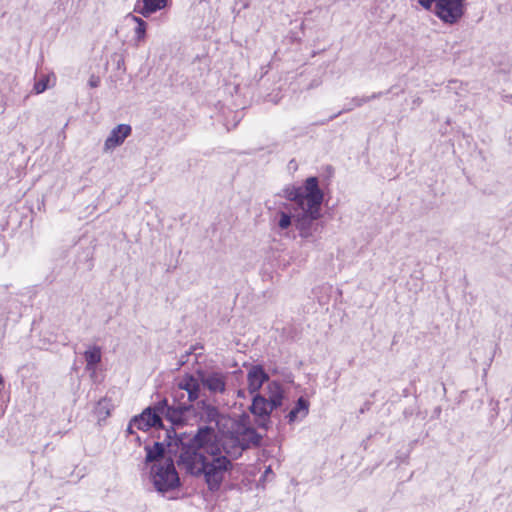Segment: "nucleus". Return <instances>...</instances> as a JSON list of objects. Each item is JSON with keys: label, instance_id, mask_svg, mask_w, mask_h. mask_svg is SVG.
Wrapping results in <instances>:
<instances>
[{"label": "nucleus", "instance_id": "1", "mask_svg": "<svg viewBox=\"0 0 512 512\" xmlns=\"http://www.w3.org/2000/svg\"><path fill=\"white\" fill-rule=\"evenodd\" d=\"M198 414L204 422H215L218 432L211 427L200 428L189 445L182 447L178 465L188 474L202 477L208 489L218 491L232 470L231 458L258 445L260 435L247 424V417L237 420L220 415L205 402L198 403Z\"/></svg>", "mask_w": 512, "mask_h": 512}, {"label": "nucleus", "instance_id": "2", "mask_svg": "<svg viewBox=\"0 0 512 512\" xmlns=\"http://www.w3.org/2000/svg\"><path fill=\"white\" fill-rule=\"evenodd\" d=\"M284 196L295 203L294 226L300 237L309 239L318 232V224L315 223L321 217V205L323 192L318 186L316 177L306 179L303 186H288L283 190Z\"/></svg>", "mask_w": 512, "mask_h": 512}, {"label": "nucleus", "instance_id": "3", "mask_svg": "<svg viewBox=\"0 0 512 512\" xmlns=\"http://www.w3.org/2000/svg\"><path fill=\"white\" fill-rule=\"evenodd\" d=\"M145 450L149 478L155 489L160 493H165L178 488L180 478L173 460L166 456L164 445L155 442L152 446H146Z\"/></svg>", "mask_w": 512, "mask_h": 512}, {"label": "nucleus", "instance_id": "4", "mask_svg": "<svg viewBox=\"0 0 512 512\" xmlns=\"http://www.w3.org/2000/svg\"><path fill=\"white\" fill-rule=\"evenodd\" d=\"M265 394L266 396L260 393L252 395L250 410L255 416L267 418L274 409L282 405L284 391L277 381L267 384Z\"/></svg>", "mask_w": 512, "mask_h": 512}, {"label": "nucleus", "instance_id": "5", "mask_svg": "<svg viewBox=\"0 0 512 512\" xmlns=\"http://www.w3.org/2000/svg\"><path fill=\"white\" fill-rule=\"evenodd\" d=\"M418 4L449 25L459 22L465 13V0H418Z\"/></svg>", "mask_w": 512, "mask_h": 512}, {"label": "nucleus", "instance_id": "6", "mask_svg": "<svg viewBox=\"0 0 512 512\" xmlns=\"http://www.w3.org/2000/svg\"><path fill=\"white\" fill-rule=\"evenodd\" d=\"M163 408L158 407H148L146 408L140 415L135 416L129 425V430L132 427H136L139 430L146 431L150 428L160 427L162 425V420L160 414L162 413Z\"/></svg>", "mask_w": 512, "mask_h": 512}, {"label": "nucleus", "instance_id": "7", "mask_svg": "<svg viewBox=\"0 0 512 512\" xmlns=\"http://www.w3.org/2000/svg\"><path fill=\"white\" fill-rule=\"evenodd\" d=\"M132 127L129 124H118L111 129L103 144V153H111L121 146L131 135Z\"/></svg>", "mask_w": 512, "mask_h": 512}, {"label": "nucleus", "instance_id": "8", "mask_svg": "<svg viewBox=\"0 0 512 512\" xmlns=\"http://www.w3.org/2000/svg\"><path fill=\"white\" fill-rule=\"evenodd\" d=\"M247 389L250 395L258 394L264 383L269 381V376L261 365L247 367Z\"/></svg>", "mask_w": 512, "mask_h": 512}, {"label": "nucleus", "instance_id": "9", "mask_svg": "<svg viewBox=\"0 0 512 512\" xmlns=\"http://www.w3.org/2000/svg\"><path fill=\"white\" fill-rule=\"evenodd\" d=\"M201 383L211 393H223L226 389V375L221 372L202 374Z\"/></svg>", "mask_w": 512, "mask_h": 512}, {"label": "nucleus", "instance_id": "10", "mask_svg": "<svg viewBox=\"0 0 512 512\" xmlns=\"http://www.w3.org/2000/svg\"><path fill=\"white\" fill-rule=\"evenodd\" d=\"M294 208H297L295 203L285 205L283 209L276 213L274 221L280 233L287 232L292 224H294Z\"/></svg>", "mask_w": 512, "mask_h": 512}, {"label": "nucleus", "instance_id": "11", "mask_svg": "<svg viewBox=\"0 0 512 512\" xmlns=\"http://www.w3.org/2000/svg\"><path fill=\"white\" fill-rule=\"evenodd\" d=\"M169 0H137L135 11L143 17H149L159 10L164 9Z\"/></svg>", "mask_w": 512, "mask_h": 512}, {"label": "nucleus", "instance_id": "12", "mask_svg": "<svg viewBox=\"0 0 512 512\" xmlns=\"http://www.w3.org/2000/svg\"><path fill=\"white\" fill-rule=\"evenodd\" d=\"M200 381L201 379L199 380L198 378L191 375H185L179 380L178 387L180 390L187 392L189 401L198 399L200 392Z\"/></svg>", "mask_w": 512, "mask_h": 512}, {"label": "nucleus", "instance_id": "13", "mask_svg": "<svg viewBox=\"0 0 512 512\" xmlns=\"http://www.w3.org/2000/svg\"><path fill=\"white\" fill-rule=\"evenodd\" d=\"M308 412H309V402L306 399H304L303 397H300L298 399V401L296 402L295 406L291 409V411L287 415L289 423L301 421L308 415Z\"/></svg>", "mask_w": 512, "mask_h": 512}, {"label": "nucleus", "instance_id": "14", "mask_svg": "<svg viewBox=\"0 0 512 512\" xmlns=\"http://www.w3.org/2000/svg\"><path fill=\"white\" fill-rule=\"evenodd\" d=\"M85 360L88 370H95L96 365L101 361V350L97 346H92L85 351Z\"/></svg>", "mask_w": 512, "mask_h": 512}, {"label": "nucleus", "instance_id": "15", "mask_svg": "<svg viewBox=\"0 0 512 512\" xmlns=\"http://www.w3.org/2000/svg\"><path fill=\"white\" fill-rule=\"evenodd\" d=\"M131 19L136 23V27L134 28V40L136 45H139L146 38L147 23L137 16H131Z\"/></svg>", "mask_w": 512, "mask_h": 512}, {"label": "nucleus", "instance_id": "16", "mask_svg": "<svg viewBox=\"0 0 512 512\" xmlns=\"http://www.w3.org/2000/svg\"><path fill=\"white\" fill-rule=\"evenodd\" d=\"M51 82V76L50 75H43L41 76L34 84V92L36 94L43 93L49 86Z\"/></svg>", "mask_w": 512, "mask_h": 512}, {"label": "nucleus", "instance_id": "17", "mask_svg": "<svg viewBox=\"0 0 512 512\" xmlns=\"http://www.w3.org/2000/svg\"><path fill=\"white\" fill-rule=\"evenodd\" d=\"M99 83H100V79H99V77H97L95 75H92L88 81L89 86L92 88L97 87L99 85Z\"/></svg>", "mask_w": 512, "mask_h": 512}, {"label": "nucleus", "instance_id": "18", "mask_svg": "<svg viewBox=\"0 0 512 512\" xmlns=\"http://www.w3.org/2000/svg\"><path fill=\"white\" fill-rule=\"evenodd\" d=\"M237 395H238V397L245 398L246 397V391L245 390H238Z\"/></svg>", "mask_w": 512, "mask_h": 512}, {"label": "nucleus", "instance_id": "19", "mask_svg": "<svg viewBox=\"0 0 512 512\" xmlns=\"http://www.w3.org/2000/svg\"><path fill=\"white\" fill-rule=\"evenodd\" d=\"M3 384V377L0 375V385Z\"/></svg>", "mask_w": 512, "mask_h": 512}]
</instances>
